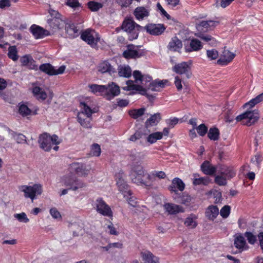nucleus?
<instances>
[{
    "instance_id": "nucleus-1",
    "label": "nucleus",
    "mask_w": 263,
    "mask_h": 263,
    "mask_svg": "<svg viewBox=\"0 0 263 263\" xmlns=\"http://www.w3.org/2000/svg\"><path fill=\"white\" fill-rule=\"evenodd\" d=\"M132 181L137 185L145 186H152L149 181L150 175L144 170L141 165H135L132 170L130 174Z\"/></svg>"
},
{
    "instance_id": "nucleus-2",
    "label": "nucleus",
    "mask_w": 263,
    "mask_h": 263,
    "mask_svg": "<svg viewBox=\"0 0 263 263\" xmlns=\"http://www.w3.org/2000/svg\"><path fill=\"white\" fill-rule=\"evenodd\" d=\"M40 147L45 151L49 152L51 150L53 145H58L60 143L59 137L53 135L51 136L47 133H44L40 136L38 140Z\"/></svg>"
},
{
    "instance_id": "nucleus-3",
    "label": "nucleus",
    "mask_w": 263,
    "mask_h": 263,
    "mask_svg": "<svg viewBox=\"0 0 263 263\" xmlns=\"http://www.w3.org/2000/svg\"><path fill=\"white\" fill-rule=\"evenodd\" d=\"M259 118L258 110H247L236 118L237 122H241L243 125L250 126L254 124Z\"/></svg>"
},
{
    "instance_id": "nucleus-4",
    "label": "nucleus",
    "mask_w": 263,
    "mask_h": 263,
    "mask_svg": "<svg viewBox=\"0 0 263 263\" xmlns=\"http://www.w3.org/2000/svg\"><path fill=\"white\" fill-rule=\"evenodd\" d=\"M167 80H155L152 81V78L148 75H143L141 80V84L145 87V89L153 91H159L160 88H164L165 86Z\"/></svg>"
},
{
    "instance_id": "nucleus-5",
    "label": "nucleus",
    "mask_w": 263,
    "mask_h": 263,
    "mask_svg": "<svg viewBox=\"0 0 263 263\" xmlns=\"http://www.w3.org/2000/svg\"><path fill=\"white\" fill-rule=\"evenodd\" d=\"M122 28L130 34V40H134L138 37V32L142 29V27L136 24L133 19L127 18L123 21Z\"/></svg>"
},
{
    "instance_id": "nucleus-6",
    "label": "nucleus",
    "mask_w": 263,
    "mask_h": 263,
    "mask_svg": "<svg viewBox=\"0 0 263 263\" xmlns=\"http://www.w3.org/2000/svg\"><path fill=\"white\" fill-rule=\"evenodd\" d=\"M19 190L24 193L25 198H30L32 202L36 195H41L43 191L40 184H34L32 186L22 185L19 187Z\"/></svg>"
},
{
    "instance_id": "nucleus-7",
    "label": "nucleus",
    "mask_w": 263,
    "mask_h": 263,
    "mask_svg": "<svg viewBox=\"0 0 263 263\" xmlns=\"http://www.w3.org/2000/svg\"><path fill=\"white\" fill-rule=\"evenodd\" d=\"M81 37L92 47H95L97 45L100 40L98 34L94 30L89 29L83 32Z\"/></svg>"
},
{
    "instance_id": "nucleus-8",
    "label": "nucleus",
    "mask_w": 263,
    "mask_h": 263,
    "mask_svg": "<svg viewBox=\"0 0 263 263\" xmlns=\"http://www.w3.org/2000/svg\"><path fill=\"white\" fill-rule=\"evenodd\" d=\"M127 86L124 87L125 90H136L141 95L146 96L149 100L153 99L154 97L152 95H148L146 93V89L144 88L142 86L136 85L134 83V81L128 80L126 82Z\"/></svg>"
},
{
    "instance_id": "nucleus-9",
    "label": "nucleus",
    "mask_w": 263,
    "mask_h": 263,
    "mask_svg": "<svg viewBox=\"0 0 263 263\" xmlns=\"http://www.w3.org/2000/svg\"><path fill=\"white\" fill-rule=\"evenodd\" d=\"M96 210L100 214L111 217L112 213L110 207L102 199H98L96 203Z\"/></svg>"
},
{
    "instance_id": "nucleus-10",
    "label": "nucleus",
    "mask_w": 263,
    "mask_h": 263,
    "mask_svg": "<svg viewBox=\"0 0 263 263\" xmlns=\"http://www.w3.org/2000/svg\"><path fill=\"white\" fill-rule=\"evenodd\" d=\"M40 69L49 75H58L62 74L64 72L65 66L62 65L56 70L50 64H43L40 65Z\"/></svg>"
},
{
    "instance_id": "nucleus-11",
    "label": "nucleus",
    "mask_w": 263,
    "mask_h": 263,
    "mask_svg": "<svg viewBox=\"0 0 263 263\" xmlns=\"http://www.w3.org/2000/svg\"><path fill=\"white\" fill-rule=\"evenodd\" d=\"M106 87L107 89L104 95L107 100H110L120 94V87L114 82L106 85Z\"/></svg>"
},
{
    "instance_id": "nucleus-12",
    "label": "nucleus",
    "mask_w": 263,
    "mask_h": 263,
    "mask_svg": "<svg viewBox=\"0 0 263 263\" xmlns=\"http://www.w3.org/2000/svg\"><path fill=\"white\" fill-rule=\"evenodd\" d=\"M144 29L151 35H159L164 31L165 27L163 24H149L145 26Z\"/></svg>"
},
{
    "instance_id": "nucleus-13",
    "label": "nucleus",
    "mask_w": 263,
    "mask_h": 263,
    "mask_svg": "<svg viewBox=\"0 0 263 263\" xmlns=\"http://www.w3.org/2000/svg\"><path fill=\"white\" fill-rule=\"evenodd\" d=\"M173 70L177 73L180 74H185L188 79L190 78L192 75V73L190 72V64L185 62L176 64L173 67Z\"/></svg>"
},
{
    "instance_id": "nucleus-14",
    "label": "nucleus",
    "mask_w": 263,
    "mask_h": 263,
    "mask_svg": "<svg viewBox=\"0 0 263 263\" xmlns=\"http://www.w3.org/2000/svg\"><path fill=\"white\" fill-rule=\"evenodd\" d=\"M125 175L122 172H120L116 174V183L119 191L126 193L128 190V184L125 180Z\"/></svg>"
},
{
    "instance_id": "nucleus-15",
    "label": "nucleus",
    "mask_w": 263,
    "mask_h": 263,
    "mask_svg": "<svg viewBox=\"0 0 263 263\" xmlns=\"http://www.w3.org/2000/svg\"><path fill=\"white\" fill-rule=\"evenodd\" d=\"M123 55L126 59H136L141 57L142 53L139 51L137 46L131 45L128 46L127 50L124 51Z\"/></svg>"
},
{
    "instance_id": "nucleus-16",
    "label": "nucleus",
    "mask_w": 263,
    "mask_h": 263,
    "mask_svg": "<svg viewBox=\"0 0 263 263\" xmlns=\"http://www.w3.org/2000/svg\"><path fill=\"white\" fill-rule=\"evenodd\" d=\"M217 173L230 179L235 176V172L231 167L219 164L217 166Z\"/></svg>"
},
{
    "instance_id": "nucleus-17",
    "label": "nucleus",
    "mask_w": 263,
    "mask_h": 263,
    "mask_svg": "<svg viewBox=\"0 0 263 263\" xmlns=\"http://www.w3.org/2000/svg\"><path fill=\"white\" fill-rule=\"evenodd\" d=\"M164 208L165 211L171 215H175L185 212L184 209L182 206L172 203L164 204Z\"/></svg>"
},
{
    "instance_id": "nucleus-18",
    "label": "nucleus",
    "mask_w": 263,
    "mask_h": 263,
    "mask_svg": "<svg viewBox=\"0 0 263 263\" xmlns=\"http://www.w3.org/2000/svg\"><path fill=\"white\" fill-rule=\"evenodd\" d=\"M235 57V53L230 52L228 49H224L220 59L218 60L217 63L222 65H227L233 60Z\"/></svg>"
},
{
    "instance_id": "nucleus-19",
    "label": "nucleus",
    "mask_w": 263,
    "mask_h": 263,
    "mask_svg": "<svg viewBox=\"0 0 263 263\" xmlns=\"http://www.w3.org/2000/svg\"><path fill=\"white\" fill-rule=\"evenodd\" d=\"M47 22L52 28L53 31H56L63 28L65 25V22L62 20L61 17L55 18H49Z\"/></svg>"
},
{
    "instance_id": "nucleus-20",
    "label": "nucleus",
    "mask_w": 263,
    "mask_h": 263,
    "mask_svg": "<svg viewBox=\"0 0 263 263\" xmlns=\"http://www.w3.org/2000/svg\"><path fill=\"white\" fill-rule=\"evenodd\" d=\"M218 23V22L211 20L206 21H203L196 25V28L198 31L201 32H206L212 29Z\"/></svg>"
},
{
    "instance_id": "nucleus-21",
    "label": "nucleus",
    "mask_w": 263,
    "mask_h": 263,
    "mask_svg": "<svg viewBox=\"0 0 263 263\" xmlns=\"http://www.w3.org/2000/svg\"><path fill=\"white\" fill-rule=\"evenodd\" d=\"M30 29L35 39L43 38L49 34L48 31L35 25H32Z\"/></svg>"
},
{
    "instance_id": "nucleus-22",
    "label": "nucleus",
    "mask_w": 263,
    "mask_h": 263,
    "mask_svg": "<svg viewBox=\"0 0 263 263\" xmlns=\"http://www.w3.org/2000/svg\"><path fill=\"white\" fill-rule=\"evenodd\" d=\"M185 184L183 181L178 178H174L172 182L171 185L169 186L168 189L172 193L177 195L178 192L176 190L177 188L180 191H182L184 189Z\"/></svg>"
},
{
    "instance_id": "nucleus-23",
    "label": "nucleus",
    "mask_w": 263,
    "mask_h": 263,
    "mask_svg": "<svg viewBox=\"0 0 263 263\" xmlns=\"http://www.w3.org/2000/svg\"><path fill=\"white\" fill-rule=\"evenodd\" d=\"M202 48L201 42L196 39H193L190 41L189 44L185 45V50L186 52L197 51Z\"/></svg>"
},
{
    "instance_id": "nucleus-24",
    "label": "nucleus",
    "mask_w": 263,
    "mask_h": 263,
    "mask_svg": "<svg viewBox=\"0 0 263 263\" xmlns=\"http://www.w3.org/2000/svg\"><path fill=\"white\" fill-rule=\"evenodd\" d=\"M72 168L78 175L81 176H87L90 170V168H87L84 164L78 162L73 163L72 164Z\"/></svg>"
},
{
    "instance_id": "nucleus-25",
    "label": "nucleus",
    "mask_w": 263,
    "mask_h": 263,
    "mask_svg": "<svg viewBox=\"0 0 263 263\" xmlns=\"http://www.w3.org/2000/svg\"><path fill=\"white\" fill-rule=\"evenodd\" d=\"M201 170L204 174L208 175H213L217 171V166H213L209 161H205L201 165Z\"/></svg>"
},
{
    "instance_id": "nucleus-26",
    "label": "nucleus",
    "mask_w": 263,
    "mask_h": 263,
    "mask_svg": "<svg viewBox=\"0 0 263 263\" xmlns=\"http://www.w3.org/2000/svg\"><path fill=\"white\" fill-rule=\"evenodd\" d=\"M98 70L101 73L107 72L110 75L116 72V69L107 61L100 63L99 66Z\"/></svg>"
},
{
    "instance_id": "nucleus-27",
    "label": "nucleus",
    "mask_w": 263,
    "mask_h": 263,
    "mask_svg": "<svg viewBox=\"0 0 263 263\" xmlns=\"http://www.w3.org/2000/svg\"><path fill=\"white\" fill-rule=\"evenodd\" d=\"M134 14L137 20H142L149 15V11L144 7H138L135 9Z\"/></svg>"
},
{
    "instance_id": "nucleus-28",
    "label": "nucleus",
    "mask_w": 263,
    "mask_h": 263,
    "mask_svg": "<svg viewBox=\"0 0 263 263\" xmlns=\"http://www.w3.org/2000/svg\"><path fill=\"white\" fill-rule=\"evenodd\" d=\"M141 257L145 263H158L159 258L154 256L149 251H145L141 253Z\"/></svg>"
},
{
    "instance_id": "nucleus-29",
    "label": "nucleus",
    "mask_w": 263,
    "mask_h": 263,
    "mask_svg": "<svg viewBox=\"0 0 263 263\" xmlns=\"http://www.w3.org/2000/svg\"><path fill=\"white\" fill-rule=\"evenodd\" d=\"M219 210L216 206H209L206 210L205 215L207 218L211 220H214L218 215Z\"/></svg>"
},
{
    "instance_id": "nucleus-30",
    "label": "nucleus",
    "mask_w": 263,
    "mask_h": 263,
    "mask_svg": "<svg viewBox=\"0 0 263 263\" xmlns=\"http://www.w3.org/2000/svg\"><path fill=\"white\" fill-rule=\"evenodd\" d=\"M161 120V115L160 113L155 114L152 115L149 118H148L145 123V126L146 128H148L151 126H155Z\"/></svg>"
},
{
    "instance_id": "nucleus-31",
    "label": "nucleus",
    "mask_w": 263,
    "mask_h": 263,
    "mask_svg": "<svg viewBox=\"0 0 263 263\" xmlns=\"http://www.w3.org/2000/svg\"><path fill=\"white\" fill-rule=\"evenodd\" d=\"M234 244L235 247L239 250H243L246 247L245 239L240 234L235 236Z\"/></svg>"
},
{
    "instance_id": "nucleus-32",
    "label": "nucleus",
    "mask_w": 263,
    "mask_h": 263,
    "mask_svg": "<svg viewBox=\"0 0 263 263\" xmlns=\"http://www.w3.org/2000/svg\"><path fill=\"white\" fill-rule=\"evenodd\" d=\"M90 118L84 116L83 113H79L78 115V122L84 128H90L91 127Z\"/></svg>"
},
{
    "instance_id": "nucleus-33",
    "label": "nucleus",
    "mask_w": 263,
    "mask_h": 263,
    "mask_svg": "<svg viewBox=\"0 0 263 263\" xmlns=\"http://www.w3.org/2000/svg\"><path fill=\"white\" fill-rule=\"evenodd\" d=\"M65 29L68 37H75L78 35V30L73 24H66L65 23Z\"/></svg>"
},
{
    "instance_id": "nucleus-34",
    "label": "nucleus",
    "mask_w": 263,
    "mask_h": 263,
    "mask_svg": "<svg viewBox=\"0 0 263 263\" xmlns=\"http://www.w3.org/2000/svg\"><path fill=\"white\" fill-rule=\"evenodd\" d=\"M118 70L120 77L129 78L132 75V69L128 65L120 66Z\"/></svg>"
},
{
    "instance_id": "nucleus-35",
    "label": "nucleus",
    "mask_w": 263,
    "mask_h": 263,
    "mask_svg": "<svg viewBox=\"0 0 263 263\" xmlns=\"http://www.w3.org/2000/svg\"><path fill=\"white\" fill-rule=\"evenodd\" d=\"M182 44L181 41L177 37H174L169 43L168 47L170 50L172 51H177L182 47Z\"/></svg>"
},
{
    "instance_id": "nucleus-36",
    "label": "nucleus",
    "mask_w": 263,
    "mask_h": 263,
    "mask_svg": "<svg viewBox=\"0 0 263 263\" xmlns=\"http://www.w3.org/2000/svg\"><path fill=\"white\" fill-rule=\"evenodd\" d=\"M32 92L34 96L38 99L41 100H45L47 95L45 91L43 90L41 88L36 86L33 88Z\"/></svg>"
},
{
    "instance_id": "nucleus-37",
    "label": "nucleus",
    "mask_w": 263,
    "mask_h": 263,
    "mask_svg": "<svg viewBox=\"0 0 263 263\" xmlns=\"http://www.w3.org/2000/svg\"><path fill=\"white\" fill-rule=\"evenodd\" d=\"M146 110L144 107L139 109H134L128 111L129 115L134 119H137L140 117L142 116Z\"/></svg>"
},
{
    "instance_id": "nucleus-38",
    "label": "nucleus",
    "mask_w": 263,
    "mask_h": 263,
    "mask_svg": "<svg viewBox=\"0 0 263 263\" xmlns=\"http://www.w3.org/2000/svg\"><path fill=\"white\" fill-rule=\"evenodd\" d=\"M197 217L193 214L190 215L187 217L184 222V224L190 228H194L197 226Z\"/></svg>"
},
{
    "instance_id": "nucleus-39",
    "label": "nucleus",
    "mask_w": 263,
    "mask_h": 263,
    "mask_svg": "<svg viewBox=\"0 0 263 263\" xmlns=\"http://www.w3.org/2000/svg\"><path fill=\"white\" fill-rule=\"evenodd\" d=\"M195 35L204 42H209L211 41V43L210 44L212 45H214L217 43L216 40L210 35L203 34L202 32H198L196 33Z\"/></svg>"
},
{
    "instance_id": "nucleus-40",
    "label": "nucleus",
    "mask_w": 263,
    "mask_h": 263,
    "mask_svg": "<svg viewBox=\"0 0 263 263\" xmlns=\"http://www.w3.org/2000/svg\"><path fill=\"white\" fill-rule=\"evenodd\" d=\"M163 137V134L161 132H155L151 134L148 136L146 140L151 144L155 143L158 140H160Z\"/></svg>"
},
{
    "instance_id": "nucleus-41",
    "label": "nucleus",
    "mask_w": 263,
    "mask_h": 263,
    "mask_svg": "<svg viewBox=\"0 0 263 263\" xmlns=\"http://www.w3.org/2000/svg\"><path fill=\"white\" fill-rule=\"evenodd\" d=\"M175 200L179 203L187 205L191 200V197L188 195L182 194L179 197H174Z\"/></svg>"
},
{
    "instance_id": "nucleus-42",
    "label": "nucleus",
    "mask_w": 263,
    "mask_h": 263,
    "mask_svg": "<svg viewBox=\"0 0 263 263\" xmlns=\"http://www.w3.org/2000/svg\"><path fill=\"white\" fill-rule=\"evenodd\" d=\"M89 87L92 92L95 93L97 92H100L105 93L106 90V85H100L97 84H92L89 85Z\"/></svg>"
},
{
    "instance_id": "nucleus-43",
    "label": "nucleus",
    "mask_w": 263,
    "mask_h": 263,
    "mask_svg": "<svg viewBox=\"0 0 263 263\" xmlns=\"http://www.w3.org/2000/svg\"><path fill=\"white\" fill-rule=\"evenodd\" d=\"M124 197L126 198L127 201L128 202V204L133 207H136L137 205V201L136 200V198L132 196V193L130 191H128L125 194H124Z\"/></svg>"
},
{
    "instance_id": "nucleus-44",
    "label": "nucleus",
    "mask_w": 263,
    "mask_h": 263,
    "mask_svg": "<svg viewBox=\"0 0 263 263\" xmlns=\"http://www.w3.org/2000/svg\"><path fill=\"white\" fill-rule=\"evenodd\" d=\"M150 175L149 181L151 183L155 180L156 177L159 179H164L166 177L165 173L163 171H154Z\"/></svg>"
},
{
    "instance_id": "nucleus-45",
    "label": "nucleus",
    "mask_w": 263,
    "mask_h": 263,
    "mask_svg": "<svg viewBox=\"0 0 263 263\" xmlns=\"http://www.w3.org/2000/svg\"><path fill=\"white\" fill-rule=\"evenodd\" d=\"M219 136V130L217 128H211L208 133L209 138L214 141L218 140Z\"/></svg>"
},
{
    "instance_id": "nucleus-46",
    "label": "nucleus",
    "mask_w": 263,
    "mask_h": 263,
    "mask_svg": "<svg viewBox=\"0 0 263 263\" xmlns=\"http://www.w3.org/2000/svg\"><path fill=\"white\" fill-rule=\"evenodd\" d=\"M228 179L220 174L215 175L214 181L215 182L220 186H224L227 184V180Z\"/></svg>"
},
{
    "instance_id": "nucleus-47",
    "label": "nucleus",
    "mask_w": 263,
    "mask_h": 263,
    "mask_svg": "<svg viewBox=\"0 0 263 263\" xmlns=\"http://www.w3.org/2000/svg\"><path fill=\"white\" fill-rule=\"evenodd\" d=\"M82 111L79 113H83L84 116L90 117L93 111L92 109L84 102L81 103Z\"/></svg>"
},
{
    "instance_id": "nucleus-48",
    "label": "nucleus",
    "mask_w": 263,
    "mask_h": 263,
    "mask_svg": "<svg viewBox=\"0 0 263 263\" xmlns=\"http://www.w3.org/2000/svg\"><path fill=\"white\" fill-rule=\"evenodd\" d=\"M8 57L14 61H16L18 59L17 51L15 46H10L8 49Z\"/></svg>"
},
{
    "instance_id": "nucleus-49",
    "label": "nucleus",
    "mask_w": 263,
    "mask_h": 263,
    "mask_svg": "<svg viewBox=\"0 0 263 263\" xmlns=\"http://www.w3.org/2000/svg\"><path fill=\"white\" fill-rule=\"evenodd\" d=\"M66 4L69 7L73 9L74 10H79L81 8V4L78 0H66Z\"/></svg>"
},
{
    "instance_id": "nucleus-50",
    "label": "nucleus",
    "mask_w": 263,
    "mask_h": 263,
    "mask_svg": "<svg viewBox=\"0 0 263 263\" xmlns=\"http://www.w3.org/2000/svg\"><path fill=\"white\" fill-rule=\"evenodd\" d=\"M18 112L23 117H27L31 115V110L25 104H21L19 106Z\"/></svg>"
},
{
    "instance_id": "nucleus-51",
    "label": "nucleus",
    "mask_w": 263,
    "mask_h": 263,
    "mask_svg": "<svg viewBox=\"0 0 263 263\" xmlns=\"http://www.w3.org/2000/svg\"><path fill=\"white\" fill-rule=\"evenodd\" d=\"M13 138L18 144H22L27 142L26 137L22 134H14Z\"/></svg>"
},
{
    "instance_id": "nucleus-52",
    "label": "nucleus",
    "mask_w": 263,
    "mask_h": 263,
    "mask_svg": "<svg viewBox=\"0 0 263 263\" xmlns=\"http://www.w3.org/2000/svg\"><path fill=\"white\" fill-rule=\"evenodd\" d=\"M88 8L92 11H97L102 7V4L100 3L91 1L88 3Z\"/></svg>"
},
{
    "instance_id": "nucleus-53",
    "label": "nucleus",
    "mask_w": 263,
    "mask_h": 263,
    "mask_svg": "<svg viewBox=\"0 0 263 263\" xmlns=\"http://www.w3.org/2000/svg\"><path fill=\"white\" fill-rule=\"evenodd\" d=\"M218 52L215 49L208 50L206 51L207 57L210 60H216L218 57Z\"/></svg>"
},
{
    "instance_id": "nucleus-54",
    "label": "nucleus",
    "mask_w": 263,
    "mask_h": 263,
    "mask_svg": "<svg viewBox=\"0 0 263 263\" xmlns=\"http://www.w3.org/2000/svg\"><path fill=\"white\" fill-rule=\"evenodd\" d=\"M75 181V179L70 177H64L62 178V182L65 185L69 186L68 189L71 190V186L73 185V181Z\"/></svg>"
},
{
    "instance_id": "nucleus-55",
    "label": "nucleus",
    "mask_w": 263,
    "mask_h": 263,
    "mask_svg": "<svg viewBox=\"0 0 263 263\" xmlns=\"http://www.w3.org/2000/svg\"><path fill=\"white\" fill-rule=\"evenodd\" d=\"M244 235L247 238L248 242L251 245H254L257 240L256 236L250 232H246Z\"/></svg>"
},
{
    "instance_id": "nucleus-56",
    "label": "nucleus",
    "mask_w": 263,
    "mask_h": 263,
    "mask_svg": "<svg viewBox=\"0 0 263 263\" xmlns=\"http://www.w3.org/2000/svg\"><path fill=\"white\" fill-rule=\"evenodd\" d=\"M14 217L21 222L27 223L29 220L27 218L26 214L24 212L20 214H15L14 215Z\"/></svg>"
},
{
    "instance_id": "nucleus-57",
    "label": "nucleus",
    "mask_w": 263,
    "mask_h": 263,
    "mask_svg": "<svg viewBox=\"0 0 263 263\" xmlns=\"http://www.w3.org/2000/svg\"><path fill=\"white\" fill-rule=\"evenodd\" d=\"M209 183V180L208 178L200 177L199 178H195L193 181V184L195 185L203 184L207 185Z\"/></svg>"
},
{
    "instance_id": "nucleus-58",
    "label": "nucleus",
    "mask_w": 263,
    "mask_h": 263,
    "mask_svg": "<svg viewBox=\"0 0 263 263\" xmlns=\"http://www.w3.org/2000/svg\"><path fill=\"white\" fill-rule=\"evenodd\" d=\"M73 185L71 186V190L76 191L79 189H81L86 186V184L79 180L75 179V181H73Z\"/></svg>"
},
{
    "instance_id": "nucleus-59",
    "label": "nucleus",
    "mask_w": 263,
    "mask_h": 263,
    "mask_svg": "<svg viewBox=\"0 0 263 263\" xmlns=\"http://www.w3.org/2000/svg\"><path fill=\"white\" fill-rule=\"evenodd\" d=\"M101 153V148L99 144H93L91 148V154L93 156H99Z\"/></svg>"
},
{
    "instance_id": "nucleus-60",
    "label": "nucleus",
    "mask_w": 263,
    "mask_h": 263,
    "mask_svg": "<svg viewBox=\"0 0 263 263\" xmlns=\"http://www.w3.org/2000/svg\"><path fill=\"white\" fill-rule=\"evenodd\" d=\"M196 129L198 134L201 136H204L208 132V127L204 124H200Z\"/></svg>"
},
{
    "instance_id": "nucleus-61",
    "label": "nucleus",
    "mask_w": 263,
    "mask_h": 263,
    "mask_svg": "<svg viewBox=\"0 0 263 263\" xmlns=\"http://www.w3.org/2000/svg\"><path fill=\"white\" fill-rule=\"evenodd\" d=\"M230 213V206L229 205H224L220 210V214L223 218L228 217Z\"/></svg>"
},
{
    "instance_id": "nucleus-62",
    "label": "nucleus",
    "mask_w": 263,
    "mask_h": 263,
    "mask_svg": "<svg viewBox=\"0 0 263 263\" xmlns=\"http://www.w3.org/2000/svg\"><path fill=\"white\" fill-rule=\"evenodd\" d=\"M20 61L23 65H27L29 63H30L31 64L33 62H34L32 58L30 55H28L22 57L20 59Z\"/></svg>"
},
{
    "instance_id": "nucleus-63",
    "label": "nucleus",
    "mask_w": 263,
    "mask_h": 263,
    "mask_svg": "<svg viewBox=\"0 0 263 263\" xmlns=\"http://www.w3.org/2000/svg\"><path fill=\"white\" fill-rule=\"evenodd\" d=\"M143 75H142L141 72L139 70H135L133 72V77L135 79V81L136 83H138L139 82H141Z\"/></svg>"
},
{
    "instance_id": "nucleus-64",
    "label": "nucleus",
    "mask_w": 263,
    "mask_h": 263,
    "mask_svg": "<svg viewBox=\"0 0 263 263\" xmlns=\"http://www.w3.org/2000/svg\"><path fill=\"white\" fill-rule=\"evenodd\" d=\"M50 214L51 216L54 219H58L61 218V215L60 212L55 208H52L50 210Z\"/></svg>"
}]
</instances>
